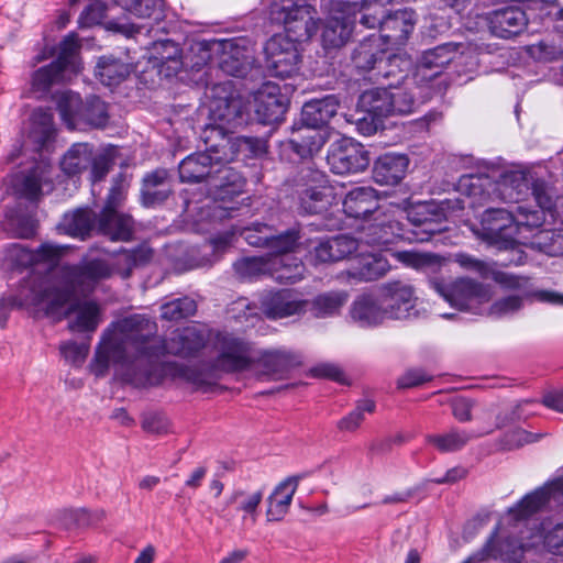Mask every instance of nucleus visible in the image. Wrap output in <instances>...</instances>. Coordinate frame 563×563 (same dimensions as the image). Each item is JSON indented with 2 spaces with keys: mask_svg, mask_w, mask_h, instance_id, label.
<instances>
[{
  "mask_svg": "<svg viewBox=\"0 0 563 563\" xmlns=\"http://www.w3.org/2000/svg\"><path fill=\"white\" fill-rule=\"evenodd\" d=\"M151 257L152 250L141 246L121 252L114 261L86 256L78 264L60 266L49 276L31 274L23 279L15 295L0 299V327L5 328L13 309L55 316L71 298L89 295L115 272L129 277L134 266Z\"/></svg>",
  "mask_w": 563,
  "mask_h": 563,
  "instance_id": "f257e3e1",
  "label": "nucleus"
},
{
  "mask_svg": "<svg viewBox=\"0 0 563 563\" xmlns=\"http://www.w3.org/2000/svg\"><path fill=\"white\" fill-rule=\"evenodd\" d=\"M159 355L163 345L156 322L145 314H131L104 330L91 367L96 376H103L110 364H114L124 382L147 388L170 378L163 367L173 362L157 363L154 358Z\"/></svg>",
  "mask_w": 563,
  "mask_h": 563,
  "instance_id": "f03ea898",
  "label": "nucleus"
},
{
  "mask_svg": "<svg viewBox=\"0 0 563 563\" xmlns=\"http://www.w3.org/2000/svg\"><path fill=\"white\" fill-rule=\"evenodd\" d=\"M201 139L207 150L191 154L179 164V177L183 183H199L209 179L217 200H227L242 194L245 181L241 175L228 167L239 148H247L255 156L266 152L265 142L258 139L243 137L233 141L219 128L203 129Z\"/></svg>",
  "mask_w": 563,
  "mask_h": 563,
  "instance_id": "7ed1b4c3",
  "label": "nucleus"
},
{
  "mask_svg": "<svg viewBox=\"0 0 563 563\" xmlns=\"http://www.w3.org/2000/svg\"><path fill=\"white\" fill-rule=\"evenodd\" d=\"M214 358L212 363L184 365L174 362L165 367L172 379H180L197 390H209L219 379V373H238L254 368L260 350L245 338L230 332H218L211 339Z\"/></svg>",
  "mask_w": 563,
  "mask_h": 563,
  "instance_id": "20e7f679",
  "label": "nucleus"
},
{
  "mask_svg": "<svg viewBox=\"0 0 563 563\" xmlns=\"http://www.w3.org/2000/svg\"><path fill=\"white\" fill-rule=\"evenodd\" d=\"M450 205V200H444L441 203L422 202L411 207L407 212L408 222L412 225L410 230H406L399 221L380 212L372 222L362 227L356 240L360 247L363 244L384 246L398 239L419 243L430 241L434 234L446 229L444 222L446 212L451 209Z\"/></svg>",
  "mask_w": 563,
  "mask_h": 563,
  "instance_id": "39448f33",
  "label": "nucleus"
},
{
  "mask_svg": "<svg viewBox=\"0 0 563 563\" xmlns=\"http://www.w3.org/2000/svg\"><path fill=\"white\" fill-rule=\"evenodd\" d=\"M497 531L487 541L484 554L487 559H500L505 563H519L530 548L543 544L548 552L563 555V519L556 522H543L540 529L514 526V531L503 536L496 544Z\"/></svg>",
  "mask_w": 563,
  "mask_h": 563,
  "instance_id": "423d86ee",
  "label": "nucleus"
},
{
  "mask_svg": "<svg viewBox=\"0 0 563 563\" xmlns=\"http://www.w3.org/2000/svg\"><path fill=\"white\" fill-rule=\"evenodd\" d=\"M530 181L526 174L518 170L507 172L498 181H493L486 175H465L459 181V189L465 195L464 199L451 201V209L484 207L486 203L500 199L505 202H519L530 190Z\"/></svg>",
  "mask_w": 563,
  "mask_h": 563,
  "instance_id": "0eeeda50",
  "label": "nucleus"
},
{
  "mask_svg": "<svg viewBox=\"0 0 563 563\" xmlns=\"http://www.w3.org/2000/svg\"><path fill=\"white\" fill-rule=\"evenodd\" d=\"M271 15L284 25L295 43L310 40L320 26L316 8L306 0H273Z\"/></svg>",
  "mask_w": 563,
  "mask_h": 563,
  "instance_id": "6e6552de",
  "label": "nucleus"
},
{
  "mask_svg": "<svg viewBox=\"0 0 563 563\" xmlns=\"http://www.w3.org/2000/svg\"><path fill=\"white\" fill-rule=\"evenodd\" d=\"M430 286L451 307L460 311L482 313L484 305L492 298V292L487 285L467 277L457 278L451 284L433 278L430 280Z\"/></svg>",
  "mask_w": 563,
  "mask_h": 563,
  "instance_id": "1a4fd4ad",
  "label": "nucleus"
},
{
  "mask_svg": "<svg viewBox=\"0 0 563 563\" xmlns=\"http://www.w3.org/2000/svg\"><path fill=\"white\" fill-rule=\"evenodd\" d=\"M209 119L211 123L205 129L219 128L223 134L228 135L229 126H234L242 122L245 110L243 100L232 90L231 81L214 85L210 89Z\"/></svg>",
  "mask_w": 563,
  "mask_h": 563,
  "instance_id": "9d476101",
  "label": "nucleus"
},
{
  "mask_svg": "<svg viewBox=\"0 0 563 563\" xmlns=\"http://www.w3.org/2000/svg\"><path fill=\"white\" fill-rule=\"evenodd\" d=\"M265 62L271 76L290 78L299 70L301 55L297 43L288 35L276 34L265 44Z\"/></svg>",
  "mask_w": 563,
  "mask_h": 563,
  "instance_id": "9b49d317",
  "label": "nucleus"
},
{
  "mask_svg": "<svg viewBox=\"0 0 563 563\" xmlns=\"http://www.w3.org/2000/svg\"><path fill=\"white\" fill-rule=\"evenodd\" d=\"M68 249L67 245L46 242L36 251H31L20 243H12L3 250V256L0 258L1 266L8 271L25 268L38 263L53 266L58 263Z\"/></svg>",
  "mask_w": 563,
  "mask_h": 563,
  "instance_id": "f8f14e48",
  "label": "nucleus"
},
{
  "mask_svg": "<svg viewBox=\"0 0 563 563\" xmlns=\"http://www.w3.org/2000/svg\"><path fill=\"white\" fill-rule=\"evenodd\" d=\"M478 234L499 249L512 247L518 243L515 211L488 207L482 216Z\"/></svg>",
  "mask_w": 563,
  "mask_h": 563,
  "instance_id": "ddd939ff",
  "label": "nucleus"
},
{
  "mask_svg": "<svg viewBox=\"0 0 563 563\" xmlns=\"http://www.w3.org/2000/svg\"><path fill=\"white\" fill-rule=\"evenodd\" d=\"M327 163L332 173L350 175L364 172L371 163L368 151L349 137H342L330 144Z\"/></svg>",
  "mask_w": 563,
  "mask_h": 563,
  "instance_id": "4468645a",
  "label": "nucleus"
},
{
  "mask_svg": "<svg viewBox=\"0 0 563 563\" xmlns=\"http://www.w3.org/2000/svg\"><path fill=\"white\" fill-rule=\"evenodd\" d=\"M300 179L307 188L299 194V203L303 212L309 214L322 213L328 210L333 200V189L327 184L325 175L310 167L300 172Z\"/></svg>",
  "mask_w": 563,
  "mask_h": 563,
  "instance_id": "2eb2a0df",
  "label": "nucleus"
},
{
  "mask_svg": "<svg viewBox=\"0 0 563 563\" xmlns=\"http://www.w3.org/2000/svg\"><path fill=\"white\" fill-rule=\"evenodd\" d=\"M526 280V287L508 288L509 290L519 291L518 295H510L495 300L487 310V314L493 318H505L512 316L523 307V301L533 298L541 302L563 306V294L553 290H533L530 278L522 276Z\"/></svg>",
  "mask_w": 563,
  "mask_h": 563,
  "instance_id": "dca6fc26",
  "label": "nucleus"
},
{
  "mask_svg": "<svg viewBox=\"0 0 563 563\" xmlns=\"http://www.w3.org/2000/svg\"><path fill=\"white\" fill-rule=\"evenodd\" d=\"M250 106L261 123L274 124L283 120L287 110V99L278 85L266 81L252 95Z\"/></svg>",
  "mask_w": 563,
  "mask_h": 563,
  "instance_id": "f3484780",
  "label": "nucleus"
},
{
  "mask_svg": "<svg viewBox=\"0 0 563 563\" xmlns=\"http://www.w3.org/2000/svg\"><path fill=\"white\" fill-rule=\"evenodd\" d=\"M418 298L412 286L402 282H390L383 286V305L387 319L406 320L418 316Z\"/></svg>",
  "mask_w": 563,
  "mask_h": 563,
  "instance_id": "a211bd4d",
  "label": "nucleus"
},
{
  "mask_svg": "<svg viewBox=\"0 0 563 563\" xmlns=\"http://www.w3.org/2000/svg\"><path fill=\"white\" fill-rule=\"evenodd\" d=\"M209 340H211V332L205 325L191 324L177 329L167 341L162 340L163 354L192 356L205 347Z\"/></svg>",
  "mask_w": 563,
  "mask_h": 563,
  "instance_id": "6ab92c4d",
  "label": "nucleus"
},
{
  "mask_svg": "<svg viewBox=\"0 0 563 563\" xmlns=\"http://www.w3.org/2000/svg\"><path fill=\"white\" fill-rule=\"evenodd\" d=\"M551 500L563 504V476L525 496L514 508L508 510V518L520 522Z\"/></svg>",
  "mask_w": 563,
  "mask_h": 563,
  "instance_id": "aec40b11",
  "label": "nucleus"
},
{
  "mask_svg": "<svg viewBox=\"0 0 563 563\" xmlns=\"http://www.w3.org/2000/svg\"><path fill=\"white\" fill-rule=\"evenodd\" d=\"M492 33L501 38L519 35L528 25V18L522 8L508 5L493 11L488 16Z\"/></svg>",
  "mask_w": 563,
  "mask_h": 563,
  "instance_id": "412c9836",
  "label": "nucleus"
},
{
  "mask_svg": "<svg viewBox=\"0 0 563 563\" xmlns=\"http://www.w3.org/2000/svg\"><path fill=\"white\" fill-rule=\"evenodd\" d=\"M454 262L462 268L479 274L483 278H492L503 288H525L527 280L520 276L490 267L487 263L465 253L454 255Z\"/></svg>",
  "mask_w": 563,
  "mask_h": 563,
  "instance_id": "4be33fe9",
  "label": "nucleus"
},
{
  "mask_svg": "<svg viewBox=\"0 0 563 563\" xmlns=\"http://www.w3.org/2000/svg\"><path fill=\"white\" fill-rule=\"evenodd\" d=\"M360 250V243L350 235H338L321 240L310 252L311 261L316 264L342 261Z\"/></svg>",
  "mask_w": 563,
  "mask_h": 563,
  "instance_id": "5701e85b",
  "label": "nucleus"
},
{
  "mask_svg": "<svg viewBox=\"0 0 563 563\" xmlns=\"http://www.w3.org/2000/svg\"><path fill=\"white\" fill-rule=\"evenodd\" d=\"M309 302L291 290H279L262 299L264 313L272 319H282L305 312Z\"/></svg>",
  "mask_w": 563,
  "mask_h": 563,
  "instance_id": "b1692460",
  "label": "nucleus"
},
{
  "mask_svg": "<svg viewBox=\"0 0 563 563\" xmlns=\"http://www.w3.org/2000/svg\"><path fill=\"white\" fill-rule=\"evenodd\" d=\"M411 63L409 59L401 55H388L382 57L377 64V68L368 76L369 80H373L383 87L389 89L400 86L408 76Z\"/></svg>",
  "mask_w": 563,
  "mask_h": 563,
  "instance_id": "393cba45",
  "label": "nucleus"
},
{
  "mask_svg": "<svg viewBox=\"0 0 563 563\" xmlns=\"http://www.w3.org/2000/svg\"><path fill=\"white\" fill-rule=\"evenodd\" d=\"M416 25V15L412 10L404 9L386 14L382 23V36L387 44L402 45Z\"/></svg>",
  "mask_w": 563,
  "mask_h": 563,
  "instance_id": "a878e982",
  "label": "nucleus"
},
{
  "mask_svg": "<svg viewBox=\"0 0 563 563\" xmlns=\"http://www.w3.org/2000/svg\"><path fill=\"white\" fill-rule=\"evenodd\" d=\"M459 45L444 43L424 51L417 65V76L422 79H432L442 73V69L456 56Z\"/></svg>",
  "mask_w": 563,
  "mask_h": 563,
  "instance_id": "bb28decb",
  "label": "nucleus"
},
{
  "mask_svg": "<svg viewBox=\"0 0 563 563\" xmlns=\"http://www.w3.org/2000/svg\"><path fill=\"white\" fill-rule=\"evenodd\" d=\"M350 317L361 328H372L382 324L386 318L383 301L371 295H361L350 307Z\"/></svg>",
  "mask_w": 563,
  "mask_h": 563,
  "instance_id": "cd10ccee",
  "label": "nucleus"
},
{
  "mask_svg": "<svg viewBox=\"0 0 563 563\" xmlns=\"http://www.w3.org/2000/svg\"><path fill=\"white\" fill-rule=\"evenodd\" d=\"M300 479L299 475L287 477L274 488L267 498L268 521H280L288 514Z\"/></svg>",
  "mask_w": 563,
  "mask_h": 563,
  "instance_id": "c85d7f7f",
  "label": "nucleus"
},
{
  "mask_svg": "<svg viewBox=\"0 0 563 563\" xmlns=\"http://www.w3.org/2000/svg\"><path fill=\"white\" fill-rule=\"evenodd\" d=\"M408 164L406 155L384 154L374 164L373 178L379 185H397L405 177Z\"/></svg>",
  "mask_w": 563,
  "mask_h": 563,
  "instance_id": "c756f323",
  "label": "nucleus"
},
{
  "mask_svg": "<svg viewBox=\"0 0 563 563\" xmlns=\"http://www.w3.org/2000/svg\"><path fill=\"white\" fill-rule=\"evenodd\" d=\"M343 210L350 218H366L379 212L378 199L371 187H356L350 190L343 200Z\"/></svg>",
  "mask_w": 563,
  "mask_h": 563,
  "instance_id": "7c9ffc66",
  "label": "nucleus"
},
{
  "mask_svg": "<svg viewBox=\"0 0 563 563\" xmlns=\"http://www.w3.org/2000/svg\"><path fill=\"white\" fill-rule=\"evenodd\" d=\"M355 23L338 12L329 10V16L323 23L321 42L324 48H340L351 38Z\"/></svg>",
  "mask_w": 563,
  "mask_h": 563,
  "instance_id": "2f4dec72",
  "label": "nucleus"
},
{
  "mask_svg": "<svg viewBox=\"0 0 563 563\" xmlns=\"http://www.w3.org/2000/svg\"><path fill=\"white\" fill-rule=\"evenodd\" d=\"M339 101L335 96H327L306 102L301 110V120L309 129L327 124L338 112Z\"/></svg>",
  "mask_w": 563,
  "mask_h": 563,
  "instance_id": "473e14b6",
  "label": "nucleus"
},
{
  "mask_svg": "<svg viewBox=\"0 0 563 563\" xmlns=\"http://www.w3.org/2000/svg\"><path fill=\"white\" fill-rule=\"evenodd\" d=\"M96 214L89 208H78L70 212H66L57 229L71 238L85 240L90 236L95 229Z\"/></svg>",
  "mask_w": 563,
  "mask_h": 563,
  "instance_id": "72a5a7b5",
  "label": "nucleus"
},
{
  "mask_svg": "<svg viewBox=\"0 0 563 563\" xmlns=\"http://www.w3.org/2000/svg\"><path fill=\"white\" fill-rule=\"evenodd\" d=\"M98 230L112 241H128L133 233V221L128 214L114 211H101Z\"/></svg>",
  "mask_w": 563,
  "mask_h": 563,
  "instance_id": "f704fd0d",
  "label": "nucleus"
},
{
  "mask_svg": "<svg viewBox=\"0 0 563 563\" xmlns=\"http://www.w3.org/2000/svg\"><path fill=\"white\" fill-rule=\"evenodd\" d=\"M142 199L145 206H155L165 201L172 194V181L165 169H156L143 179Z\"/></svg>",
  "mask_w": 563,
  "mask_h": 563,
  "instance_id": "c9c22d12",
  "label": "nucleus"
},
{
  "mask_svg": "<svg viewBox=\"0 0 563 563\" xmlns=\"http://www.w3.org/2000/svg\"><path fill=\"white\" fill-rule=\"evenodd\" d=\"M494 428L475 431H464L459 429H451L448 432L439 434L427 435V442L433 445L438 451L442 453L455 452L463 449L467 442L472 439L479 438L485 434L493 432Z\"/></svg>",
  "mask_w": 563,
  "mask_h": 563,
  "instance_id": "e433bc0d",
  "label": "nucleus"
},
{
  "mask_svg": "<svg viewBox=\"0 0 563 563\" xmlns=\"http://www.w3.org/2000/svg\"><path fill=\"white\" fill-rule=\"evenodd\" d=\"M67 318L69 329L77 332H93L101 321L99 306L93 301L75 303L69 308Z\"/></svg>",
  "mask_w": 563,
  "mask_h": 563,
  "instance_id": "4c0bfd02",
  "label": "nucleus"
},
{
  "mask_svg": "<svg viewBox=\"0 0 563 563\" xmlns=\"http://www.w3.org/2000/svg\"><path fill=\"white\" fill-rule=\"evenodd\" d=\"M299 361L297 357L286 350L261 351L256 365L263 367L261 377H282L290 368L297 366Z\"/></svg>",
  "mask_w": 563,
  "mask_h": 563,
  "instance_id": "58836bf2",
  "label": "nucleus"
},
{
  "mask_svg": "<svg viewBox=\"0 0 563 563\" xmlns=\"http://www.w3.org/2000/svg\"><path fill=\"white\" fill-rule=\"evenodd\" d=\"M264 492L262 489L256 490H244L235 489L227 498L221 514L231 506L235 505L236 511L242 512V519L244 522L251 521L255 523L257 520V509L263 500Z\"/></svg>",
  "mask_w": 563,
  "mask_h": 563,
  "instance_id": "ea45409f",
  "label": "nucleus"
},
{
  "mask_svg": "<svg viewBox=\"0 0 563 563\" xmlns=\"http://www.w3.org/2000/svg\"><path fill=\"white\" fill-rule=\"evenodd\" d=\"M357 104L362 111L377 119L388 117L391 114V90L383 86L366 90Z\"/></svg>",
  "mask_w": 563,
  "mask_h": 563,
  "instance_id": "a19ab883",
  "label": "nucleus"
},
{
  "mask_svg": "<svg viewBox=\"0 0 563 563\" xmlns=\"http://www.w3.org/2000/svg\"><path fill=\"white\" fill-rule=\"evenodd\" d=\"M361 254L358 266L349 271V277L357 282H372L387 274L390 269L388 261L374 253Z\"/></svg>",
  "mask_w": 563,
  "mask_h": 563,
  "instance_id": "79ce46f5",
  "label": "nucleus"
},
{
  "mask_svg": "<svg viewBox=\"0 0 563 563\" xmlns=\"http://www.w3.org/2000/svg\"><path fill=\"white\" fill-rule=\"evenodd\" d=\"M53 113L38 108L30 118L27 139L34 143L35 150L43 148L54 136Z\"/></svg>",
  "mask_w": 563,
  "mask_h": 563,
  "instance_id": "37998d69",
  "label": "nucleus"
},
{
  "mask_svg": "<svg viewBox=\"0 0 563 563\" xmlns=\"http://www.w3.org/2000/svg\"><path fill=\"white\" fill-rule=\"evenodd\" d=\"M271 277L278 283L294 284L303 278L305 265L292 255L271 256Z\"/></svg>",
  "mask_w": 563,
  "mask_h": 563,
  "instance_id": "c03bdc74",
  "label": "nucleus"
},
{
  "mask_svg": "<svg viewBox=\"0 0 563 563\" xmlns=\"http://www.w3.org/2000/svg\"><path fill=\"white\" fill-rule=\"evenodd\" d=\"M379 42V37L372 35L354 49L352 59L358 70L368 71L372 75L377 68L380 56L385 55Z\"/></svg>",
  "mask_w": 563,
  "mask_h": 563,
  "instance_id": "a18cd8bd",
  "label": "nucleus"
},
{
  "mask_svg": "<svg viewBox=\"0 0 563 563\" xmlns=\"http://www.w3.org/2000/svg\"><path fill=\"white\" fill-rule=\"evenodd\" d=\"M79 49V37L76 33L71 32L59 43L57 58L54 63L68 75L77 74L79 71V64L77 60Z\"/></svg>",
  "mask_w": 563,
  "mask_h": 563,
  "instance_id": "49530a36",
  "label": "nucleus"
},
{
  "mask_svg": "<svg viewBox=\"0 0 563 563\" xmlns=\"http://www.w3.org/2000/svg\"><path fill=\"white\" fill-rule=\"evenodd\" d=\"M55 99L62 120L69 130L76 129L79 123V113L85 106L79 95L65 90L57 92Z\"/></svg>",
  "mask_w": 563,
  "mask_h": 563,
  "instance_id": "de8ad7c7",
  "label": "nucleus"
},
{
  "mask_svg": "<svg viewBox=\"0 0 563 563\" xmlns=\"http://www.w3.org/2000/svg\"><path fill=\"white\" fill-rule=\"evenodd\" d=\"M131 73V66L114 57H101L96 67V75L106 86L121 82Z\"/></svg>",
  "mask_w": 563,
  "mask_h": 563,
  "instance_id": "09e8293b",
  "label": "nucleus"
},
{
  "mask_svg": "<svg viewBox=\"0 0 563 563\" xmlns=\"http://www.w3.org/2000/svg\"><path fill=\"white\" fill-rule=\"evenodd\" d=\"M92 161V151L86 143L73 145L64 155L60 167L67 175H77L87 169Z\"/></svg>",
  "mask_w": 563,
  "mask_h": 563,
  "instance_id": "8fccbe9b",
  "label": "nucleus"
},
{
  "mask_svg": "<svg viewBox=\"0 0 563 563\" xmlns=\"http://www.w3.org/2000/svg\"><path fill=\"white\" fill-rule=\"evenodd\" d=\"M391 256L407 267L417 271H435L441 266V258L431 253H422L418 251H393Z\"/></svg>",
  "mask_w": 563,
  "mask_h": 563,
  "instance_id": "3c124183",
  "label": "nucleus"
},
{
  "mask_svg": "<svg viewBox=\"0 0 563 563\" xmlns=\"http://www.w3.org/2000/svg\"><path fill=\"white\" fill-rule=\"evenodd\" d=\"M69 75L64 71L57 64L51 63L37 69L32 78V89L38 93V97L44 96L52 85L68 80Z\"/></svg>",
  "mask_w": 563,
  "mask_h": 563,
  "instance_id": "603ef678",
  "label": "nucleus"
},
{
  "mask_svg": "<svg viewBox=\"0 0 563 563\" xmlns=\"http://www.w3.org/2000/svg\"><path fill=\"white\" fill-rule=\"evenodd\" d=\"M236 275L242 279H254L271 276V256L243 257L233 265Z\"/></svg>",
  "mask_w": 563,
  "mask_h": 563,
  "instance_id": "864d4df0",
  "label": "nucleus"
},
{
  "mask_svg": "<svg viewBox=\"0 0 563 563\" xmlns=\"http://www.w3.org/2000/svg\"><path fill=\"white\" fill-rule=\"evenodd\" d=\"M347 299L349 294L344 290L320 294L312 301V311L317 317H331L341 310Z\"/></svg>",
  "mask_w": 563,
  "mask_h": 563,
  "instance_id": "5fc2aeb1",
  "label": "nucleus"
},
{
  "mask_svg": "<svg viewBox=\"0 0 563 563\" xmlns=\"http://www.w3.org/2000/svg\"><path fill=\"white\" fill-rule=\"evenodd\" d=\"M288 144L300 158H307L321 150L322 141L319 133L306 128L294 135Z\"/></svg>",
  "mask_w": 563,
  "mask_h": 563,
  "instance_id": "6e6d98bb",
  "label": "nucleus"
},
{
  "mask_svg": "<svg viewBox=\"0 0 563 563\" xmlns=\"http://www.w3.org/2000/svg\"><path fill=\"white\" fill-rule=\"evenodd\" d=\"M250 64V56L245 52L230 45V51L225 47L220 57L219 68L227 75L243 77L246 75Z\"/></svg>",
  "mask_w": 563,
  "mask_h": 563,
  "instance_id": "4d7b16f0",
  "label": "nucleus"
},
{
  "mask_svg": "<svg viewBox=\"0 0 563 563\" xmlns=\"http://www.w3.org/2000/svg\"><path fill=\"white\" fill-rule=\"evenodd\" d=\"M122 9L142 19L159 20L163 12V0H114Z\"/></svg>",
  "mask_w": 563,
  "mask_h": 563,
  "instance_id": "13d9d810",
  "label": "nucleus"
},
{
  "mask_svg": "<svg viewBox=\"0 0 563 563\" xmlns=\"http://www.w3.org/2000/svg\"><path fill=\"white\" fill-rule=\"evenodd\" d=\"M299 239V231L296 228H291L278 234L272 228L268 239L269 241L266 247L273 252L269 256L289 255V253H291L297 246Z\"/></svg>",
  "mask_w": 563,
  "mask_h": 563,
  "instance_id": "bf43d9fd",
  "label": "nucleus"
},
{
  "mask_svg": "<svg viewBox=\"0 0 563 563\" xmlns=\"http://www.w3.org/2000/svg\"><path fill=\"white\" fill-rule=\"evenodd\" d=\"M180 57V48L174 41L165 40L154 46V59L157 65L167 66L174 73L181 68Z\"/></svg>",
  "mask_w": 563,
  "mask_h": 563,
  "instance_id": "052dcab7",
  "label": "nucleus"
},
{
  "mask_svg": "<svg viewBox=\"0 0 563 563\" xmlns=\"http://www.w3.org/2000/svg\"><path fill=\"white\" fill-rule=\"evenodd\" d=\"M79 122L103 128L108 122L107 104L98 97L88 98L81 113H79Z\"/></svg>",
  "mask_w": 563,
  "mask_h": 563,
  "instance_id": "680f3d73",
  "label": "nucleus"
},
{
  "mask_svg": "<svg viewBox=\"0 0 563 563\" xmlns=\"http://www.w3.org/2000/svg\"><path fill=\"white\" fill-rule=\"evenodd\" d=\"M515 219L518 234V243H521L525 232L539 228L544 222V212L540 210H531L525 206H517L515 210Z\"/></svg>",
  "mask_w": 563,
  "mask_h": 563,
  "instance_id": "e2e57ef3",
  "label": "nucleus"
},
{
  "mask_svg": "<svg viewBox=\"0 0 563 563\" xmlns=\"http://www.w3.org/2000/svg\"><path fill=\"white\" fill-rule=\"evenodd\" d=\"M196 301L189 297L174 299L161 307L162 318L166 320H179L195 314Z\"/></svg>",
  "mask_w": 563,
  "mask_h": 563,
  "instance_id": "0e129e2a",
  "label": "nucleus"
},
{
  "mask_svg": "<svg viewBox=\"0 0 563 563\" xmlns=\"http://www.w3.org/2000/svg\"><path fill=\"white\" fill-rule=\"evenodd\" d=\"M47 183L48 178L45 176V172L36 168L21 179L19 191L23 197L34 200L38 198Z\"/></svg>",
  "mask_w": 563,
  "mask_h": 563,
  "instance_id": "69168bd1",
  "label": "nucleus"
},
{
  "mask_svg": "<svg viewBox=\"0 0 563 563\" xmlns=\"http://www.w3.org/2000/svg\"><path fill=\"white\" fill-rule=\"evenodd\" d=\"M2 227L3 230L12 238L29 239L35 233V223L30 217H8Z\"/></svg>",
  "mask_w": 563,
  "mask_h": 563,
  "instance_id": "338daca9",
  "label": "nucleus"
},
{
  "mask_svg": "<svg viewBox=\"0 0 563 563\" xmlns=\"http://www.w3.org/2000/svg\"><path fill=\"white\" fill-rule=\"evenodd\" d=\"M375 410V404L372 400H362L358 402L355 410L350 412L347 416L343 417L338 422V428L342 431H355L362 421L364 420V413H372Z\"/></svg>",
  "mask_w": 563,
  "mask_h": 563,
  "instance_id": "774afa93",
  "label": "nucleus"
}]
</instances>
